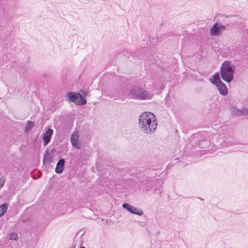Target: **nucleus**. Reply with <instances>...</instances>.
<instances>
[{
	"instance_id": "nucleus-11",
	"label": "nucleus",
	"mask_w": 248,
	"mask_h": 248,
	"mask_svg": "<svg viewBox=\"0 0 248 248\" xmlns=\"http://www.w3.org/2000/svg\"><path fill=\"white\" fill-rule=\"evenodd\" d=\"M233 113L235 115L240 116L243 115L244 114L248 113V110L246 109H243V110H241L237 108H234L233 110Z\"/></svg>"
},
{
	"instance_id": "nucleus-6",
	"label": "nucleus",
	"mask_w": 248,
	"mask_h": 248,
	"mask_svg": "<svg viewBox=\"0 0 248 248\" xmlns=\"http://www.w3.org/2000/svg\"><path fill=\"white\" fill-rule=\"evenodd\" d=\"M212 83L216 85L219 93L221 95L225 96L227 94L228 89L225 84H224L222 81H218L217 83L212 81Z\"/></svg>"
},
{
	"instance_id": "nucleus-9",
	"label": "nucleus",
	"mask_w": 248,
	"mask_h": 248,
	"mask_svg": "<svg viewBox=\"0 0 248 248\" xmlns=\"http://www.w3.org/2000/svg\"><path fill=\"white\" fill-rule=\"evenodd\" d=\"M65 161L64 159H60L57 164L55 172L58 174L61 173L63 170Z\"/></svg>"
},
{
	"instance_id": "nucleus-15",
	"label": "nucleus",
	"mask_w": 248,
	"mask_h": 248,
	"mask_svg": "<svg viewBox=\"0 0 248 248\" xmlns=\"http://www.w3.org/2000/svg\"><path fill=\"white\" fill-rule=\"evenodd\" d=\"M212 78H214V81L213 82H218V81H221L218 75H214L212 76ZM211 81L212 82V80H211Z\"/></svg>"
},
{
	"instance_id": "nucleus-10",
	"label": "nucleus",
	"mask_w": 248,
	"mask_h": 248,
	"mask_svg": "<svg viewBox=\"0 0 248 248\" xmlns=\"http://www.w3.org/2000/svg\"><path fill=\"white\" fill-rule=\"evenodd\" d=\"M130 209L129 210V212L131 213L136 214L139 216H142L143 214V212L141 209L137 208L131 205Z\"/></svg>"
},
{
	"instance_id": "nucleus-4",
	"label": "nucleus",
	"mask_w": 248,
	"mask_h": 248,
	"mask_svg": "<svg viewBox=\"0 0 248 248\" xmlns=\"http://www.w3.org/2000/svg\"><path fill=\"white\" fill-rule=\"evenodd\" d=\"M67 95L71 101L78 105H84L87 103L86 99L80 93L70 92Z\"/></svg>"
},
{
	"instance_id": "nucleus-12",
	"label": "nucleus",
	"mask_w": 248,
	"mask_h": 248,
	"mask_svg": "<svg viewBox=\"0 0 248 248\" xmlns=\"http://www.w3.org/2000/svg\"><path fill=\"white\" fill-rule=\"evenodd\" d=\"M8 204L3 203L0 206V217L3 216L7 212L8 209Z\"/></svg>"
},
{
	"instance_id": "nucleus-17",
	"label": "nucleus",
	"mask_w": 248,
	"mask_h": 248,
	"mask_svg": "<svg viewBox=\"0 0 248 248\" xmlns=\"http://www.w3.org/2000/svg\"><path fill=\"white\" fill-rule=\"evenodd\" d=\"M5 179L4 178H0V189L4 186L5 182Z\"/></svg>"
},
{
	"instance_id": "nucleus-18",
	"label": "nucleus",
	"mask_w": 248,
	"mask_h": 248,
	"mask_svg": "<svg viewBox=\"0 0 248 248\" xmlns=\"http://www.w3.org/2000/svg\"><path fill=\"white\" fill-rule=\"evenodd\" d=\"M81 92L82 93L83 95V97L85 98V96H86L88 94V92H85V91H81Z\"/></svg>"
},
{
	"instance_id": "nucleus-2",
	"label": "nucleus",
	"mask_w": 248,
	"mask_h": 248,
	"mask_svg": "<svg viewBox=\"0 0 248 248\" xmlns=\"http://www.w3.org/2000/svg\"><path fill=\"white\" fill-rule=\"evenodd\" d=\"M129 95L131 99L146 100L151 99L153 95L141 87L133 86L130 89Z\"/></svg>"
},
{
	"instance_id": "nucleus-8",
	"label": "nucleus",
	"mask_w": 248,
	"mask_h": 248,
	"mask_svg": "<svg viewBox=\"0 0 248 248\" xmlns=\"http://www.w3.org/2000/svg\"><path fill=\"white\" fill-rule=\"evenodd\" d=\"M71 142L73 146L77 149H79L80 146L78 143V135L77 132H74L71 137Z\"/></svg>"
},
{
	"instance_id": "nucleus-5",
	"label": "nucleus",
	"mask_w": 248,
	"mask_h": 248,
	"mask_svg": "<svg viewBox=\"0 0 248 248\" xmlns=\"http://www.w3.org/2000/svg\"><path fill=\"white\" fill-rule=\"evenodd\" d=\"M226 29L225 26L220 23L216 22L210 29V34L211 36H218Z\"/></svg>"
},
{
	"instance_id": "nucleus-16",
	"label": "nucleus",
	"mask_w": 248,
	"mask_h": 248,
	"mask_svg": "<svg viewBox=\"0 0 248 248\" xmlns=\"http://www.w3.org/2000/svg\"><path fill=\"white\" fill-rule=\"evenodd\" d=\"M131 205L129 204L128 203H124L122 205V207L127 210L128 211H129V210L130 209V207H131Z\"/></svg>"
},
{
	"instance_id": "nucleus-19",
	"label": "nucleus",
	"mask_w": 248,
	"mask_h": 248,
	"mask_svg": "<svg viewBox=\"0 0 248 248\" xmlns=\"http://www.w3.org/2000/svg\"><path fill=\"white\" fill-rule=\"evenodd\" d=\"M165 87V86H164L163 85H162V86H161V88L162 90H163Z\"/></svg>"
},
{
	"instance_id": "nucleus-3",
	"label": "nucleus",
	"mask_w": 248,
	"mask_h": 248,
	"mask_svg": "<svg viewBox=\"0 0 248 248\" xmlns=\"http://www.w3.org/2000/svg\"><path fill=\"white\" fill-rule=\"evenodd\" d=\"M235 67L230 62H225L221 66L220 75L222 78L227 82H230L233 78Z\"/></svg>"
},
{
	"instance_id": "nucleus-20",
	"label": "nucleus",
	"mask_w": 248,
	"mask_h": 248,
	"mask_svg": "<svg viewBox=\"0 0 248 248\" xmlns=\"http://www.w3.org/2000/svg\"><path fill=\"white\" fill-rule=\"evenodd\" d=\"M75 248V246L73 245L72 246L70 247L69 248Z\"/></svg>"
},
{
	"instance_id": "nucleus-14",
	"label": "nucleus",
	"mask_w": 248,
	"mask_h": 248,
	"mask_svg": "<svg viewBox=\"0 0 248 248\" xmlns=\"http://www.w3.org/2000/svg\"><path fill=\"white\" fill-rule=\"evenodd\" d=\"M9 239L16 240L18 239V235L16 233L13 232L10 234Z\"/></svg>"
},
{
	"instance_id": "nucleus-13",
	"label": "nucleus",
	"mask_w": 248,
	"mask_h": 248,
	"mask_svg": "<svg viewBox=\"0 0 248 248\" xmlns=\"http://www.w3.org/2000/svg\"><path fill=\"white\" fill-rule=\"evenodd\" d=\"M34 126V124L32 122L28 121L27 122V124L26 126L25 127V130L26 132H28L30 130H31L33 126Z\"/></svg>"
},
{
	"instance_id": "nucleus-1",
	"label": "nucleus",
	"mask_w": 248,
	"mask_h": 248,
	"mask_svg": "<svg viewBox=\"0 0 248 248\" xmlns=\"http://www.w3.org/2000/svg\"><path fill=\"white\" fill-rule=\"evenodd\" d=\"M157 125L155 117L152 112H143L139 117V126L140 129L144 133H153L156 129Z\"/></svg>"
},
{
	"instance_id": "nucleus-7",
	"label": "nucleus",
	"mask_w": 248,
	"mask_h": 248,
	"mask_svg": "<svg viewBox=\"0 0 248 248\" xmlns=\"http://www.w3.org/2000/svg\"><path fill=\"white\" fill-rule=\"evenodd\" d=\"M53 133V130L52 129L48 128L43 134L42 139L44 141V146H46L49 142Z\"/></svg>"
},
{
	"instance_id": "nucleus-21",
	"label": "nucleus",
	"mask_w": 248,
	"mask_h": 248,
	"mask_svg": "<svg viewBox=\"0 0 248 248\" xmlns=\"http://www.w3.org/2000/svg\"><path fill=\"white\" fill-rule=\"evenodd\" d=\"M46 155H45V157H44V160L46 159Z\"/></svg>"
}]
</instances>
